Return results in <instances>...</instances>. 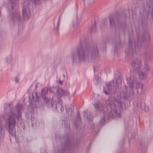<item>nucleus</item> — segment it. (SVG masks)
Here are the masks:
<instances>
[{
  "mask_svg": "<svg viewBox=\"0 0 153 153\" xmlns=\"http://www.w3.org/2000/svg\"><path fill=\"white\" fill-rule=\"evenodd\" d=\"M87 42V39H81L76 51L71 53V57L73 61H76L77 59L80 61H84L89 58L95 60L98 58L99 53L97 45H92V49L90 50Z\"/></svg>",
  "mask_w": 153,
  "mask_h": 153,
  "instance_id": "obj_1",
  "label": "nucleus"
},
{
  "mask_svg": "<svg viewBox=\"0 0 153 153\" xmlns=\"http://www.w3.org/2000/svg\"><path fill=\"white\" fill-rule=\"evenodd\" d=\"M19 0H10L7 4V7L9 13V22L12 25L20 22L23 19L26 20L31 16L30 9L29 7L30 2L29 0H24L23 1L22 14L23 18L21 16L20 12L18 10L17 4Z\"/></svg>",
  "mask_w": 153,
  "mask_h": 153,
  "instance_id": "obj_2",
  "label": "nucleus"
},
{
  "mask_svg": "<svg viewBox=\"0 0 153 153\" xmlns=\"http://www.w3.org/2000/svg\"><path fill=\"white\" fill-rule=\"evenodd\" d=\"M147 22L146 20L145 21H143L142 22H139V26L141 25L143 33H137V43L134 41V39H131L130 37L129 38V48L128 51L126 52L129 56H133L134 54H137L143 48L145 42H150V36L149 32L147 31L146 25Z\"/></svg>",
  "mask_w": 153,
  "mask_h": 153,
  "instance_id": "obj_3",
  "label": "nucleus"
},
{
  "mask_svg": "<svg viewBox=\"0 0 153 153\" xmlns=\"http://www.w3.org/2000/svg\"><path fill=\"white\" fill-rule=\"evenodd\" d=\"M105 104L106 107L103 106L99 101H98L95 103L94 106L97 111H103L105 114L107 113L109 110L110 111L108 114L109 118H113L115 116L118 118H120L122 109L120 102L116 100L113 102L110 100H108L106 101Z\"/></svg>",
  "mask_w": 153,
  "mask_h": 153,
  "instance_id": "obj_4",
  "label": "nucleus"
},
{
  "mask_svg": "<svg viewBox=\"0 0 153 153\" xmlns=\"http://www.w3.org/2000/svg\"><path fill=\"white\" fill-rule=\"evenodd\" d=\"M13 106L12 103L8 104V107L10 108L9 115L6 120V127L8 128L9 133L12 136H14L16 134L15 125L16 123V115L17 119L19 120L22 119L21 111L23 108L22 105L18 103L15 107L16 110L15 112L12 110L11 108Z\"/></svg>",
  "mask_w": 153,
  "mask_h": 153,
  "instance_id": "obj_5",
  "label": "nucleus"
},
{
  "mask_svg": "<svg viewBox=\"0 0 153 153\" xmlns=\"http://www.w3.org/2000/svg\"><path fill=\"white\" fill-rule=\"evenodd\" d=\"M126 80L129 87V91L123 93V98L127 99L131 97H133L135 92L137 94H143L144 92L145 89L144 85L139 82L135 75L130 76L129 79L127 78Z\"/></svg>",
  "mask_w": 153,
  "mask_h": 153,
  "instance_id": "obj_6",
  "label": "nucleus"
},
{
  "mask_svg": "<svg viewBox=\"0 0 153 153\" xmlns=\"http://www.w3.org/2000/svg\"><path fill=\"white\" fill-rule=\"evenodd\" d=\"M153 60V51L149 50L144 55V66L142 69L137 71L140 81L145 80L146 79L147 73L151 71L150 64Z\"/></svg>",
  "mask_w": 153,
  "mask_h": 153,
  "instance_id": "obj_7",
  "label": "nucleus"
},
{
  "mask_svg": "<svg viewBox=\"0 0 153 153\" xmlns=\"http://www.w3.org/2000/svg\"><path fill=\"white\" fill-rule=\"evenodd\" d=\"M115 16H112L111 15L109 17V22L110 27L111 28H115L116 31V40H117L118 42H120V33L122 31L124 33V30L126 26L125 22L123 23H120L118 18L117 17L116 19Z\"/></svg>",
  "mask_w": 153,
  "mask_h": 153,
  "instance_id": "obj_8",
  "label": "nucleus"
},
{
  "mask_svg": "<svg viewBox=\"0 0 153 153\" xmlns=\"http://www.w3.org/2000/svg\"><path fill=\"white\" fill-rule=\"evenodd\" d=\"M74 136H71L69 133H67L66 136L63 138L64 142L60 148H58L56 153H68L69 152L71 147L74 145Z\"/></svg>",
  "mask_w": 153,
  "mask_h": 153,
  "instance_id": "obj_9",
  "label": "nucleus"
},
{
  "mask_svg": "<svg viewBox=\"0 0 153 153\" xmlns=\"http://www.w3.org/2000/svg\"><path fill=\"white\" fill-rule=\"evenodd\" d=\"M57 97H58V102H57L56 97L53 96L52 98L51 101V104L52 107L55 106V108L56 110L60 109L61 111L64 110V107L62 106V102L61 101L62 96L65 97L68 96L69 94V92L67 90H64L62 88H58L56 92Z\"/></svg>",
  "mask_w": 153,
  "mask_h": 153,
  "instance_id": "obj_10",
  "label": "nucleus"
},
{
  "mask_svg": "<svg viewBox=\"0 0 153 153\" xmlns=\"http://www.w3.org/2000/svg\"><path fill=\"white\" fill-rule=\"evenodd\" d=\"M142 62L140 59H137L131 61V66L134 71H137L142 69Z\"/></svg>",
  "mask_w": 153,
  "mask_h": 153,
  "instance_id": "obj_11",
  "label": "nucleus"
},
{
  "mask_svg": "<svg viewBox=\"0 0 153 153\" xmlns=\"http://www.w3.org/2000/svg\"><path fill=\"white\" fill-rule=\"evenodd\" d=\"M66 112L69 116H72L74 114V106L72 105H67L65 106Z\"/></svg>",
  "mask_w": 153,
  "mask_h": 153,
  "instance_id": "obj_12",
  "label": "nucleus"
},
{
  "mask_svg": "<svg viewBox=\"0 0 153 153\" xmlns=\"http://www.w3.org/2000/svg\"><path fill=\"white\" fill-rule=\"evenodd\" d=\"M61 19L59 17L57 23L56 25L55 24H54V30L55 31L58 33L59 32V27L60 24L61 22Z\"/></svg>",
  "mask_w": 153,
  "mask_h": 153,
  "instance_id": "obj_13",
  "label": "nucleus"
},
{
  "mask_svg": "<svg viewBox=\"0 0 153 153\" xmlns=\"http://www.w3.org/2000/svg\"><path fill=\"white\" fill-rule=\"evenodd\" d=\"M96 25V22L95 21L94 24L92 25L91 27L89 29V32L90 33H93L97 31Z\"/></svg>",
  "mask_w": 153,
  "mask_h": 153,
  "instance_id": "obj_14",
  "label": "nucleus"
},
{
  "mask_svg": "<svg viewBox=\"0 0 153 153\" xmlns=\"http://www.w3.org/2000/svg\"><path fill=\"white\" fill-rule=\"evenodd\" d=\"M114 85L113 81H111L106 84V87L109 91H111L113 85Z\"/></svg>",
  "mask_w": 153,
  "mask_h": 153,
  "instance_id": "obj_15",
  "label": "nucleus"
},
{
  "mask_svg": "<svg viewBox=\"0 0 153 153\" xmlns=\"http://www.w3.org/2000/svg\"><path fill=\"white\" fill-rule=\"evenodd\" d=\"M4 130L3 127L0 125V139H3L4 137Z\"/></svg>",
  "mask_w": 153,
  "mask_h": 153,
  "instance_id": "obj_16",
  "label": "nucleus"
},
{
  "mask_svg": "<svg viewBox=\"0 0 153 153\" xmlns=\"http://www.w3.org/2000/svg\"><path fill=\"white\" fill-rule=\"evenodd\" d=\"M48 88H45L41 90V94L43 97L45 96L46 94L48 93Z\"/></svg>",
  "mask_w": 153,
  "mask_h": 153,
  "instance_id": "obj_17",
  "label": "nucleus"
},
{
  "mask_svg": "<svg viewBox=\"0 0 153 153\" xmlns=\"http://www.w3.org/2000/svg\"><path fill=\"white\" fill-rule=\"evenodd\" d=\"M99 76L98 75L96 76H94V83L96 85H97L99 84Z\"/></svg>",
  "mask_w": 153,
  "mask_h": 153,
  "instance_id": "obj_18",
  "label": "nucleus"
},
{
  "mask_svg": "<svg viewBox=\"0 0 153 153\" xmlns=\"http://www.w3.org/2000/svg\"><path fill=\"white\" fill-rule=\"evenodd\" d=\"M77 119L78 124L80 123L81 121V119L80 117V114L79 111H77Z\"/></svg>",
  "mask_w": 153,
  "mask_h": 153,
  "instance_id": "obj_19",
  "label": "nucleus"
},
{
  "mask_svg": "<svg viewBox=\"0 0 153 153\" xmlns=\"http://www.w3.org/2000/svg\"><path fill=\"white\" fill-rule=\"evenodd\" d=\"M94 0H84V3H87L88 5L90 4L93 3Z\"/></svg>",
  "mask_w": 153,
  "mask_h": 153,
  "instance_id": "obj_20",
  "label": "nucleus"
},
{
  "mask_svg": "<svg viewBox=\"0 0 153 153\" xmlns=\"http://www.w3.org/2000/svg\"><path fill=\"white\" fill-rule=\"evenodd\" d=\"M88 113V111L86 110L85 111L84 114H83L84 117H86L87 119L88 118V116L87 115Z\"/></svg>",
  "mask_w": 153,
  "mask_h": 153,
  "instance_id": "obj_21",
  "label": "nucleus"
},
{
  "mask_svg": "<svg viewBox=\"0 0 153 153\" xmlns=\"http://www.w3.org/2000/svg\"><path fill=\"white\" fill-rule=\"evenodd\" d=\"M44 101L47 103L49 101V99L48 98L46 97V96L43 97Z\"/></svg>",
  "mask_w": 153,
  "mask_h": 153,
  "instance_id": "obj_22",
  "label": "nucleus"
},
{
  "mask_svg": "<svg viewBox=\"0 0 153 153\" xmlns=\"http://www.w3.org/2000/svg\"><path fill=\"white\" fill-rule=\"evenodd\" d=\"M111 40V39L107 37L105 39V43L107 44L110 43V40Z\"/></svg>",
  "mask_w": 153,
  "mask_h": 153,
  "instance_id": "obj_23",
  "label": "nucleus"
},
{
  "mask_svg": "<svg viewBox=\"0 0 153 153\" xmlns=\"http://www.w3.org/2000/svg\"><path fill=\"white\" fill-rule=\"evenodd\" d=\"M105 121V117L104 116L103 117V118L101 119V120H100V125H102V123H104Z\"/></svg>",
  "mask_w": 153,
  "mask_h": 153,
  "instance_id": "obj_24",
  "label": "nucleus"
},
{
  "mask_svg": "<svg viewBox=\"0 0 153 153\" xmlns=\"http://www.w3.org/2000/svg\"><path fill=\"white\" fill-rule=\"evenodd\" d=\"M33 3H34L35 4L38 3L39 2L40 0H30Z\"/></svg>",
  "mask_w": 153,
  "mask_h": 153,
  "instance_id": "obj_25",
  "label": "nucleus"
},
{
  "mask_svg": "<svg viewBox=\"0 0 153 153\" xmlns=\"http://www.w3.org/2000/svg\"><path fill=\"white\" fill-rule=\"evenodd\" d=\"M34 94L35 96L36 100H38L39 98V97L37 93V92H35Z\"/></svg>",
  "mask_w": 153,
  "mask_h": 153,
  "instance_id": "obj_26",
  "label": "nucleus"
},
{
  "mask_svg": "<svg viewBox=\"0 0 153 153\" xmlns=\"http://www.w3.org/2000/svg\"><path fill=\"white\" fill-rule=\"evenodd\" d=\"M3 32L2 31H0V40L1 39L2 36L3 35Z\"/></svg>",
  "mask_w": 153,
  "mask_h": 153,
  "instance_id": "obj_27",
  "label": "nucleus"
},
{
  "mask_svg": "<svg viewBox=\"0 0 153 153\" xmlns=\"http://www.w3.org/2000/svg\"><path fill=\"white\" fill-rule=\"evenodd\" d=\"M15 80L16 82V83H18L19 82V80L17 78H15Z\"/></svg>",
  "mask_w": 153,
  "mask_h": 153,
  "instance_id": "obj_28",
  "label": "nucleus"
},
{
  "mask_svg": "<svg viewBox=\"0 0 153 153\" xmlns=\"http://www.w3.org/2000/svg\"><path fill=\"white\" fill-rule=\"evenodd\" d=\"M104 93L106 94H108V92L106 90L104 91Z\"/></svg>",
  "mask_w": 153,
  "mask_h": 153,
  "instance_id": "obj_29",
  "label": "nucleus"
},
{
  "mask_svg": "<svg viewBox=\"0 0 153 153\" xmlns=\"http://www.w3.org/2000/svg\"><path fill=\"white\" fill-rule=\"evenodd\" d=\"M9 61H12V58L11 56H10L9 57Z\"/></svg>",
  "mask_w": 153,
  "mask_h": 153,
  "instance_id": "obj_30",
  "label": "nucleus"
},
{
  "mask_svg": "<svg viewBox=\"0 0 153 153\" xmlns=\"http://www.w3.org/2000/svg\"><path fill=\"white\" fill-rule=\"evenodd\" d=\"M140 108L142 109L143 108V106H142V105L141 104V105H140Z\"/></svg>",
  "mask_w": 153,
  "mask_h": 153,
  "instance_id": "obj_31",
  "label": "nucleus"
},
{
  "mask_svg": "<svg viewBox=\"0 0 153 153\" xmlns=\"http://www.w3.org/2000/svg\"><path fill=\"white\" fill-rule=\"evenodd\" d=\"M31 122H32V124H33V118H32V117H31Z\"/></svg>",
  "mask_w": 153,
  "mask_h": 153,
  "instance_id": "obj_32",
  "label": "nucleus"
},
{
  "mask_svg": "<svg viewBox=\"0 0 153 153\" xmlns=\"http://www.w3.org/2000/svg\"><path fill=\"white\" fill-rule=\"evenodd\" d=\"M152 76H153V70H152Z\"/></svg>",
  "mask_w": 153,
  "mask_h": 153,
  "instance_id": "obj_33",
  "label": "nucleus"
},
{
  "mask_svg": "<svg viewBox=\"0 0 153 153\" xmlns=\"http://www.w3.org/2000/svg\"><path fill=\"white\" fill-rule=\"evenodd\" d=\"M44 153H46V152L45 151V150H44ZM41 153H43V152H41Z\"/></svg>",
  "mask_w": 153,
  "mask_h": 153,
  "instance_id": "obj_34",
  "label": "nucleus"
},
{
  "mask_svg": "<svg viewBox=\"0 0 153 153\" xmlns=\"http://www.w3.org/2000/svg\"><path fill=\"white\" fill-rule=\"evenodd\" d=\"M75 126H76L77 124H76V123H75Z\"/></svg>",
  "mask_w": 153,
  "mask_h": 153,
  "instance_id": "obj_35",
  "label": "nucleus"
},
{
  "mask_svg": "<svg viewBox=\"0 0 153 153\" xmlns=\"http://www.w3.org/2000/svg\"><path fill=\"white\" fill-rule=\"evenodd\" d=\"M59 83H60H60H61H61H62L61 82V81H59Z\"/></svg>",
  "mask_w": 153,
  "mask_h": 153,
  "instance_id": "obj_36",
  "label": "nucleus"
},
{
  "mask_svg": "<svg viewBox=\"0 0 153 153\" xmlns=\"http://www.w3.org/2000/svg\"><path fill=\"white\" fill-rule=\"evenodd\" d=\"M7 62H9V61L8 60V59H7Z\"/></svg>",
  "mask_w": 153,
  "mask_h": 153,
  "instance_id": "obj_37",
  "label": "nucleus"
},
{
  "mask_svg": "<svg viewBox=\"0 0 153 153\" xmlns=\"http://www.w3.org/2000/svg\"><path fill=\"white\" fill-rule=\"evenodd\" d=\"M32 96L33 97V94H32Z\"/></svg>",
  "mask_w": 153,
  "mask_h": 153,
  "instance_id": "obj_38",
  "label": "nucleus"
},
{
  "mask_svg": "<svg viewBox=\"0 0 153 153\" xmlns=\"http://www.w3.org/2000/svg\"><path fill=\"white\" fill-rule=\"evenodd\" d=\"M68 128H69V126H68Z\"/></svg>",
  "mask_w": 153,
  "mask_h": 153,
  "instance_id": "obj_39",
  "label": "nucleus"
}]
</instances>
